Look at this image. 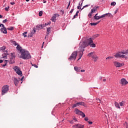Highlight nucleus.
<instances>
[{"instance_id": "c9c22d12", "label": "nucleus", "mask_w": 128, "mask_h": 128, "mask_svg": "<svg viewBox=\"0 0 128 128\" xmlns=\"http://www.w3.org/2000/svg\"><path fill=\"white\" fill-rule=\"evenodd\" d=\"M116 3L115 2H113L110 4V6H116Z\"/></svg>"}, {"instance_id": "e2e57ef3", "label": "nucleus", "mask_w": 128, "mask_h": 128, "mask_svg": "<svg viewBox=\"0 0 128 128\" xmlns=\"http://www.w3.org/2000/svg\"><path fill=\"white\" fill-rule=\"evenodd\" d=\"M68 5L70 6V0L69 2Z\"/></svg>"}, {"instance_id": "2f4dec72", "label": "nucleus", "mask_w": 128, "mask_h": 128, "mask_svg": "<svg viewBox=\"0 0 128 128\" xmlns=\"http://www.w3.org/2000/svg\"><path fill=\"white\" fill-rule=\"evenodd\" d=\"M68 122H70V124H76V122H74V120H70Z\"/></svg>"}, {"instance_id": "f03ea898", "label": "nucleus", "mask_w": 128, "mask_h": 128, "mask_svg": "<svg viewBox=\"0 0 128 128\" xmlns=\"http://www.w3.org/2000/svg\"><path fill=\"white\" fill-rule=\"evenodd\" d=\"M20 58L22 60H30L32 58V56L28 51L23 48H18Z\"/></svg>"}, {"instance_id": "c03bdc74", "label": "nucleus", "mask_w": 128, "mask_h": 128, "mask_svg": "<svg viewBox=\"0 0 128 128\" xmlns=\"http://www.w3.org/2000/svg\"><path fill=\"white\" fill-rule=\"evenodd\" d=\"M74 9H72L70 12V14H72V12H74Z\"/></svg>"}, {"instance_id": "58836bf2", "label": "nucleus", "mask_w": 128, "mask_h": 128, "mask_svg": "<svg viewBox=\"0 0 128 128\" xmlns=\"http://www.w3.org/2000/svg\"><path fill=\"white\" fill-rule=\"evenodd\" d=\"M112 58H114V57L112 56H108L106 58V60H112Z\"/></svg>"}, {"instance_id": "f704fd0d", "label": "nucleus", "mask_w": 128, "mask_h": 128, "mask_svg": "<svg viewBox=\"0 0 128 128\" xmlns=\"http://www.w3.org/2000/svg\"><path fill=\"white\" fill-rule=\"evenodd\" d=\"M92 14L94 13L92 12V11H91L88 14V16H89L90 18H92Z\"/></svg>"}, {"instance_id": "4be33fe9", "label": "nucleus", "mask_w": 128, "mask_h": 128, "mask_svg": "<svg viewBox=\"0 0 128 128\" xmlns=\"http://www.w3.org/2000/svg\"><path fill=\"white\" fill-rule=\"evenodd\" d=\"M78 106H84L85 108L86 107V104H84V102H78Z\"/></svg>"}, {"instance_id": "423d86ee", "label": "nucleus", "mask_w": 128, "mask_h": 128, "mask_svg": "<svg viewBox=\"0 0 128 128\" xmlns=\"http://www.w3.org/2000/svg\"><path fill=\"white\" fill-rule=\"evenodd\" d=\"M0 52H2V58H6V56H8V50L6 48L0 50Z\"/></svg>"}, {"instance_id": "ea45409f", "label": "nucleus", "mask_w": 128, "mask_h": 128, "mask_svg": "<svg viewBox=\"0 0 128 128\" xmlns=\"http://www.w3.org/2000/svg\"><path fill=\"white\" fill-rule=\"evenodd\" d=\"M78 16V14H75V15H74V18H73L72 20H74V19L76 18V16Z\"/></svg>"}, {"instance_id": "79ce46f5", "label": "nucleus", "mask_w": 128, "mask_h": 128, "mask_svg": "<svg viewBox=\"0 0 128 128\" xmlns=\"http://www.w3.org/2000/svg\"><path fill=\"white\" fill-rule=\"evenodd\" d=\"M8 8H10V6H8V7H6L5 8V10L6 12H8Z\"/></svg>"}, {"instance_id": "6e6552de", "label": "nucleus", "mask_w": 128, "mask_h": 128, "mask_svg": "<svg viewBox=\"0 0 128 128\" xmlns=\"http://www.w3.org/2000/svg\"><path fill=\"white\" fill-rule=\"evenodd\" d=\"M9 88L8 85H5L2 88V96L6 94L8 92Z\"/></svg>"}, {"instance_id": "5701e85b", "label": "nucleus", "mask_w": 128, "mask_h": 128, "mask_svg": "<svg viewBox=\"0 0 128 128\" xmlns=\"http://www.w3.org/2000/svg\"><path fill=\"white\" fill-rule=\"evenodd\" d=\"M81 112H82V111L80 110L78 108H76V110H75V114H80Z\"/></svg>"}, {"instance_id": "b1692460", "label": "nucleus", "mask_w": 128, "mask_h": 128, "mask_svg": "<svg viewBox=\"0 0 128 128\" xmlns=\"http://www.w3.org/2000/svg\"><path fill=\"white\" fill-rule=\"evenodd\" d=\"M116 108H119V110H120V104L118 103V102H114V104Z\"/></svg>"}, {"instance_id": "1a4fd4ad", "label": "nucleus", "mask_w": 128, "mask_h": 128, "mask_svg": "<svg viewBox=\"0 0 128 128\" xmlns=\"http://www.w3.org/2000/svg\"><path fill=\"white\" fill-rule=\"evenodd\" d=\"M78 56V52H74L72 53L70 57L68 58L69 60H76V56Z\"/></svg>"}, {"instance_id": "4d7b16f0", "label": "nucleus", "mask_w": 128, "mask_h": 128, "mask_svg": "<svg viewBox=\"0 0 128 128\" xmlns=\"http://www.w3.org/2000/svg\"><path fill=\"white\" fill-rule=\"evenodd\" d=\"M10 4L14 5V2H10Z\"/></svg>"}, {"instance_id": "9b49d317", "label": "nucleus", "mask_w": 128, "mask_h": 128, "mask_svg": "<svg viewBox=\"0 0 128 128\" xmlns=\"http://www.w3.org/2000/svg\"><path fill=\"white\" fill-rule=\"evenodd\" d=\"M114 66H116V68H120L121 66H124V63H120L116 61H114Z\"/></svg>"}, {"instance_id": "49530a36", "label": "nucleus", "mask_w": 128, "mask_h": 128, "mask_svg": "<svg viewBox=\"0 0 128 128\" xmlns=\"http://www.w3.org/2000/svg\"><path fill=\"white\" fill-rule=\"evenodd\" d=\"M80 4H79V6H77L78 10H80Z\"/></svg>"}, {"instance_id": "412c9836", "label": "nucleus", "mask_w": 128, "mask_h": 128, "mask_svg": "<svg viewBox=\"0 0 128 128\" xmlns=\"http://www.w3.org/2000/svg\"><path fill=\"white\" fill-rule=\"evenodd\" d=\"M8 60H4V61H3L4 64H2V66L3 68H4V66H6V64H8Z\"/></svg>"}, {"instance_id": "0eeeda50", "label": "nucleus", "mask_w": 128, "mask_h": 128, "mask_svg": "<svg viewBox=\"0 0 128 128\" xmlns=\"http://www.w3.org/2000/svg\"><path fill=\"white\" fill-rule=\"evenodd\" d=\"M13 70L16 72V74L20 76H22V72L20 70V67L18 66H14L13 67Z\"/></svg>"}, {"instance_id": "a18cd8bd", "label": "nucleus", "mask_w": 128, "mask_h": 128, "mask_svg": "<svg viewBox=\"0 0 128 128\" xmlns=\"http://www.w3.org/2000/svg\"><path fill=\"white\" fill-rule=\"evenodd\" d=\"M84 120H86V122H88V118L86 117L84 118Z\"/></svg>"}, {"instance_id": "f3484780", "label": "nucleus", "mask_w": 128, "mask_h": 128, "mask_svg": "<svg viewBox=\"0 0 128 128\" xmlns=\"http://www.w3.org/2000/svg\"><path fill=\"white\" fill-rule=\"evenodd\" d=\"M36 29L34 28L33 30H32L30 33L28 34V37L32 38V36H34V34H36Z\"/></svg>"}, {"instance_id": "c85d7f7f", "label": "nucleus", "mask_w": 128, "mask_h": 128, "mask_svg": "<svg viewBox=\"0 0 128 128\" xmlns=\"http://www.w3.org/2000/svg\"><path fill=\"white\" fill-rule=\"evenodd\" d=\"M76 106H78V102H77V103L74 104L72 106V108H76Z\"/></svg>"}, {"instance_id": "09e8293b", "label": "nucleus", "mask_w": 128, "mask_h": 128, "mask_svg": "<svg viewBox=\"0 0 128 128\" xmlns=\"http://www.w3.org/2000/svg\"><path fill=\"white\" fill-rule=\"evenodd\" d=\"M48 26V24L46 23L45 24H44L43 28H45V26Z\"/></svg>"}, {"instance_id": "aec40b11", "label": "nucleus", "mask_w": 128, "mask_h": 128, "mask_svg": "<svg viewBox=\"0 0 128 128\" xmlns=\"http://www.w3.org/2000/svg\"><path fill=\"white\" fill-rule=\"evenodd\" d=\"M51 20H52V22H56V14H54L53 15V16Z\"/></svg>"}, {"instance_id": "20e7f679", "label": "nucleus", "mask_w": 128, "mask_h": 128, "mask_svg": "<svg viewBox=\"0 0 128 128\" xmlns=\"http://www.w3.org/2000/svg\"><path fill=\"white\" fill-rule=\"evenodd\" d=\"M88 58H92V60H93L94 62H96L98 60V56H96V52H91L89 53L88 54Z\"/></svg>"}, {"instance_id": "338daca9", "label": "nucleus", "mask_w": 128, "mask_h": 128, "mask_svg": "<svg viewBox=\"0 0 128 128\" xmlns=\"http://www.w3.org/2000/svg\"><path fill=\"white\" fill-rule=\"evenodd\" d=\"M2 24H0V28H1V26H2Z\"/></svg>"}, {"instance_id": "72a5a7b5", "label": "nucleus", "mask_w": 128, "mask_h": 128, "mask_svg": "<svg viewBox=\"0 0 128 128\" xmlns=\"http://www.w3.org/2000/svg\"><path fill=\"white\" fill-rule=\"evenodd\" d=\"M28 34V32H24L22 34V36H24V38H26V34Z\"/></svg>"}, {"instance_id": "0e129e2a", "label": "nucleus", "mask_w": 128, "mask_h": 128, "mask_svg": "<svg viewBox=\"0 0 128 128\" xmlns=\"http://www.w3.org/2000/svg\"><path fill=\"white\" fill-rule=\"evenodd\" d=\"M0 18H2V16L1 14H0Z\"/></svg>"}, {"instance_id": "4468645a", "label": "nucleus", "mask_w": 128, "mask_h": 128, "mask_svg": "<svg viewBox=\"0 0 128 128\" xmlns=\"http://www.w3.org/2000/svg\"><path fill=\"white\" fill-rule=\"evenodd\" d=\"M72 128H84V126L83 124H75L74 125Z\"/></svg>"}, {"instance_id": "473e14b6", "label": "nucleus", "mask_w": 128, "mask_h": 128, "mask_svg": "<svg viewBox=\"0 0 128 128\" xmlns=\"http://www.w3.org/2000/svg\"><path fill=\"white\" fill-rule=\"evenodd\" d=\"M7 30H14V27L10 26V28H7Z\"/></svg>"}, {"instance_id": "f8f14e48", "label": "nucleus", "mask_w": 128, "mask_h": 128, "mask_svg": "<svg viewBox=\"0 0 128 128\" xmlns=\"http://www.w3.org/2000/svg\"><path fill=\"white\" fill-rule=\"evenodd\" d=\"M0 32H2V34H8L6 28L4 26V24H2V28L0 29Z\"/></svg>"}, {"instance_id": "e433bc0d", "label": "nucleus", "mask_w": 128, "mask_h": 128, "mask_svg": "<svg viewBox=\"0 0 128 128\" xmlns=\"http://www.w3.org/2000/svg\"><path fill=\"white\" fill-rule=\"evenodd\" d=\"M39 16H42V11H40L38 13Z\"/></svg>"}, {"instance_id": "680f3d73", "label": "nucleus", "mask_w": 128, "mask_h": 128, "mask_svg": "<svg viewBox=\"0 0 128 128\" xmlns=\"http://www.w3.org/2000/svg\"><path fill=\"white\" fill-rule=\"evenodd\" d=\"M43 2H44V4H46V1L43 0Z\"/></svg>"}, {"instance_id": "de8ad7c7", "label": "nucleus", "mask_w": 128, "mask_h": 128, "mask_svg": "<svg viewBox=\"0 0 128 128\" xmlns=\"http://www.w3.org/2000/svg\"><path fill=\"white\" fill-rule=\"evenodd\" d=\"M60 12H62V14H64V10H61Z\"/></svg>"}, {"instance_id": "f257e3e1", "label": "nucleus", "mask_w": 128, "mask_h": 128, "mask_svg": "<svg viewBox=\"0 0 128 128\" xmlns=\"http://www.w3.org/2000/svg\"><path fill=\"white\" fill-rule=\"evenodd\" d=\"M80 48H86L88 46H90V48H94L96 46V44H94V41H92V38H88L86 41L81 42L80 44Z\"/></svg>"}, {"instance_id": "c756f323", "label": "nucleus", "mask_w": 128, "mask_h": 128, "mask_svg": "<svg viewBox=\"0 0 128 128\" xmlns=\"http://www.w3.org/2000/svg\"><path fill=\"white\" fill-rule=\"evenodd\" d=\"M74 70L76 72H80V68H78L77 66L74 67Z\"/></svg>"}, {"instance_id": "052dcab7", "label": "nucleus", "mask_w": 128, "mask_h": 128, "mask_svg": "<svg viewBox=\"0 0 128 128\" xmlns=\"http://www.w3.org/2000/svg\"><path fill=\"white\" fill-rule=\"evenodd\" d=\"M78 12H80V11L78 10L76 11V14H78Z\"/></svg>"}, {"instance_id": "cd10ccee", "label": "nucleus", "mask_w": 128, "mask_h": 128, "mask_svg": "<svg viewBox=\"0 0 128 128\" xmlns=\"http://www.w3.org/2000/svg\"><path fill=\"white\" fill-rule=\"evenodd\" d=\"M100 21L99 22H91L90 24V26H96V24H100Z\"/></svg>"}, {"instance_id": "7ed1b4c3", "label": "nucleus", "mask_w": 128, "mask_h": 128, "mask_svg": "<svg viewBox=\"0 0 128 128\" xmlns=\"http://www.w3.org/2000/svg\"><path fill=\"white\" fill-rule=\"evenodd\" d=\"M128 50H126V51L123 50L121 52H118L114 55V56L116 58H125V60H128Z\"/></svg>"}, {"instance_id": "2eb2a0df", "label": "nucleus", "mask_w": 128, "mask_h": 128, "mask_svg": "<svg viewBox=\"0 0 128 128\" xmlns=\"http://www.w3.org/2000/svg\"><path fill=\"white\" fill-rule=\"evenodd\" d=\"M13 80L14 82V84L16 86H18V84L20 82V79L18 80L16 78L14 77Z\"/></svg>"}, {"instance_id": "7c9ffc66", "label": "nucleus", "mask_w": 128, "mask_h": 128, "mask_svg": "<svg viewBox=\"0 0 128 128\" xmlns=\"http://www.w3.org/2000/svg\"><path fill=\"white\" fill-rule=\"evenodd\" d=\"M80 115L81 116L82 118H85L86 116V114L82 112H81V113L80 114Z\"/></svg>"}, {"instance_id": "a211bd4d", "label": "nucleus", "mask_w": 128, "mask_h": 128, "mask_svg": "<svg viewBox=\"0 0 128 128\" xmlns=\"http://www.w3.org/2000/svg\"><path fill=\"white\" fill-rule=\"evenodd\" d=\"M84 49L79 52V58L78 60H80L82 58V55L84 54Z\"/></svg>"}, {"instance_id": "37998d69", "label": "nucleus", "mask_w": 128, "mask_h": 128, "mask_svg": "<svg viewBox=\"0 0 128 128\" xmlns=\"http://www.w3.org/2000/svg\"><path fill=\"white\" fill-rule=\"evenodd\" d=\"M6 22H8V20L6 19L2 21V22H3V24H6Z\"/></svg>"}, {"instance_id": "603ef678", "label": "nucleus", "mask_w": 128, "mask_h": 128, "mask_svg": "<svg viewBox=\"0 0 128 128\" xmlns=\"http://www.w3.org/2000/svg\"><path fill=\"white\" fill-rule=\"evenodd\" d=\"M118 9H117L116 10V11L114 12V14H118Z\"/></svg>"}, {"instance_id": "3c124183", "label": "nucleus", "mask_w": 128, "mask_h": 128, "mask_svg": "<svg viewBox=\"0 0 128 128\" xmlns=\"http://www.w3.org/2000/svg\"><path fill=\"white\" fill-rule=\"evenodd\" d=\"M32 66H34V68H38V66H36V64H34Z\"/></svg>"}, {"instance_id": "6ab92c4d", "label": "nucleus", "mask_w": 128, "mask_h": 128, "mask_svg": "<svg viewBox=\"0 0 128 128\" xmlns=\"http://www.w3.org/2000/svg\"><path fill=\"white\" fill-rule=\"evenodd\" d=\"M42 28H44L42 24H38L36 26V29L38 30H42Z\"/></svg>"}, {"instance_id": "4c0bfd02", "label": "nucleus", "mask_w": 128, "mask_h": 128, "mask_svg": "<svg viewBox=\"0 0 128 128\" xmlns=\"http://www.w3.org/2000/svg\"><path fill=\"white\" fill-rule=\"evenodd\" d=\"M72 120H74V122H78V120L76 119V117L73 116L72 117Z\"/></svg>"}, {"instance_id": "8fccbe9b", "label": "nucleus", "mask_w": 128, "mask_h": 128, "mask_svg": "<svg viewBox=\"0 0 128 128\" xmlns=\"http://www.w3.org/2000/svg\"><path fill=\"white\" fill-rule=\"evenodd\" d=\"M88 122L89 124H92V122L88 121Z\"/></svg>"}, {"instance_id": "39448f33", "label": "nucleus", "mask_w": 128, "mask_h": 128, "mask_svg": "<svg viewBox=\"0 0 128 128\" xmlns=\"http://www.w3.org/2000/svg\"><path fill=\"white\" fill-rule=\"evenodd\" d=\"M112 14L107 13L104 14L102 15L101 16H94V20H100V18H106V16H112Z\"/></svg>"}, {"instance_id": "864d4df0", "label": "nucleus", "mask_w": 128, "mask_h": 128, "mask_svg": "<svg viewBox=\"0 0 128 128\" xmlns=\"http://www.w3.org/2000/svg\"><path fill=\"white\" fill-rule=\"evenodd\" d=\"M4 62V60H0V64Z\"/></svg>"}, {"instance_id": "ddd939ff", "label": "nucleus", "mask_w": 128, "mask_h": 128, "mask_svg": "<svg viewBox=\"0 0 128 128\" xmlns=\"http://www.w3.org/2000/svg\"><path fill=\"white\" fill-rule=\"evenodd\" d=\"M120 84L122 86H126L128 84V82L126 80V78H122L120 80Z\"/></svg>"}, {"instance_id": "bb28decb", "label": "nucleus", "mask_w": 128, "mask_h": 128, "mask_svg": "<svg viewBox=\"0 0 128 128\" xmlns=\"http://www.w3.org/2000/svg\"><path fill=\"white\" fill-rule=\"evenodd\" d=\"M50 30H52V28L50 27L47 28V32H46L47 34H50Z\"/></svg>"}, {"instance_id": "69168bd1", "label": "nucleus", "mask_w": 128, "mask_h": 128, "mask_svg": "<svg viewBox=\"0 0 128 128\" xmlns=\"http://www.w3.org/2000/svg\"><path fill=\"white\" fill-rule=\"evenodd\" d=\"M106 79H104L103 80V82H106Z\"/></svg>"}, {"instance_id": "393cba45", "label": "nucleus", "mask_w": 128, "mask_h": 128, "mask_svg": "<svg viewBox=\"0 0 128 128\" xmlns=\"http://www.w3.org/2000/svg\"><path fill=\"white\" fill-rule=\"evenodd\" d=\"M125 104H126V102L124 101H122V102H120L119 103L120 106H124Z\"/></svg>"}, {"instance_id": "774afa93", "label": "nucleus", "mask_w": 128, "mask_h": 128, "mask_svg": "<svg viewBox=\"0 0 128 128\" xmlns=\"http://www.w3.org/2000/svg\"><path fill=\"white\" fill-rule=\"evenodd\" d=\"M50 24V22H48V24H48H48Z\"/></svg>"}, {"instance_id": "6e6d98bb", "label": "nucleus", "mask_w": 128, "mask_h": 128, "mask_svg": "<svg viewBox=\"0 0 128 128\" xmlns=\"http://www.w3.org/2000/svg\"><path fill=\"white\" fill-rule=\"evenodd\" d=\"M81 72H84L85 70H80Z\"/></svg>"}, {"instance_id": "5fc2aeb1", "label": "nucleus", "mask_w": 128, "mask_h": 128, "mask_svg": "<svg viewBox=\"0 0 128 128\" xmlns=\"http://www.w3.org/2000/svg\"><path fill=\"white\" fill-rule=\"evenodd\" d=\"M98 34L94 35V38H98Z\"/></svg>"}, {"instance_id": "a19ab883", "label": "nucleus", "mask_w": 128, "mask_h": 128, "mask_svg": "<svg viewBox=\"0 0 128 128\" xmlns=\"http://www.w3.org/2000/svg\"><path fill=\"white\" fill-rule=\"evenodd\" d=\"M90 4H86L83 6V8H88V6H90Z\"/></svg>"}, {"instance_id": "13d9d810", "label": "nucleus", "mask_w": 128, "mask_h": 128, "mask_svg": "<svg viewBox=\"0 0 128 128\" xmlns=\"http://www.w3.org/2000/svg\"><path fill=\"white\" fill-rule=\"evenodd\" d=\"M99 80H102V77H100V78H99Z\"/></svg>"}, {"instance_id": "9d476101", "label": "nucleus", "mask_w": 128, "mask_h": 128, "mask_svg": "<svg viewBox=\"0 0 128 128\" xmlns=\"http://www.w3.org/2000/svg\"><path fill=\"white\" fill-rule=\"evenodd\" d=\"M14 53H12L10 57V60L9 61V63L10 64H14V58L16 56H14Z\"/></svg>"}, {"instance_id": "a878e982", "label": "nucleus", "mask_w": 128, "mask_h": 128, "mask_svg": "<svg viewBox=\"0 0 128 128\" xmlns=\"http://www.w3.org/2000/svg\"><path fill=\"white\" fill-rule=\"evenodd\" d=\"M97 8H98V7H94L92 9L91 12H92L93 14L96 12Z\"/></svg>"}, {"instance_id": "dca6fc26", "label": "nucleus", "mask_w": 128, "mask_h": 128, "mask_svg": "<svg viewBox=\"0 0 128 128\" xmlns=\"http://www.w3.org/2000/svg\"><path fill=\"white\" fill-rule=\"evenodd\" d=\"M10 42L12 44H14V46H17L16 48H22V46L18 44L16 41L11 40Z\"/></svg>"}, {"instance_id": "bf43d9fd", "label": "nucleus", "mask_w": 128, "mask_h": 128, "mask_svg": "<svg viewBox=\"0 0 128 128\" xmlns=\"http://www.w3.org/2000/svg\"><path fill=\"white\" fill-rule=\"evenodd\" d=\"M20 80H21L22 82V80H24V77H22Z\"/></svg>"}]
</instances>
